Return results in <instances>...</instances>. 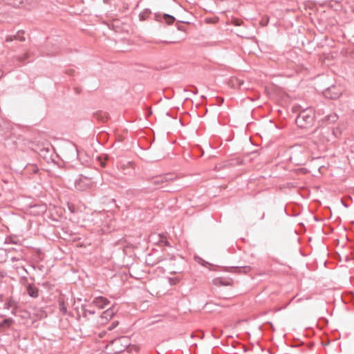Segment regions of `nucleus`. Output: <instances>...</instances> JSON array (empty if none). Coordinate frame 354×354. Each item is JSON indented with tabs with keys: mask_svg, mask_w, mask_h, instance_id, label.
Wrapping results in <instances>:
<instances>
[{
	"mask_svg": "<svg viewBox=\"0 0 354 354\" xmlns=\"http://www.w3.org/2000/svg\"><path fill=\"white\" fill-rule=\"evenodd\" d=\"M231 24L236 26H241L243 24V21L241 19L238 18H232L231 20Z\"/></svg>",
	"mask_w": 354,
	"mask_h": 354,
	"instance_id": "4468645a",
	"label": "nucleus"
},
{
	"mask_svg": "<svg viewBox=\"0 0 354 354\" xmlns=\"http://www.w3.org/2000/svg\"><path fill=\"white\" fill-rule=\"evenodd\" d=\"M176 177L174 174H167L165 175L158 176L152 178L151 183L154 185H162L164 183H167L169 181L174 180Z\"/></svg>",
	"mask_w": 354,
	"mask_h": 354,
	"instance_id": "20e7f679",
	"label": "nucleus"
},
{
	"mask_svg": "<svg viewBox=\"0 0 354 354\" xmlns=\"http://www.w3.org/2000/svg\"><path fill=\"white\" fill-rule=\"evenodd\" d=\"M308 147L313 156H316L317 158L319 157V149H317V144L315 142H312L308 145Z\"/></svg>",
	"mask_w": 354,
	"mask_h": 354,
	"instance_id": "9b49d317",
	"label": "nucleus"
},
{
	"mask_svg": "<svg viewBox=\"0 0 354 354\" xmlns=\"http://www.w3.org/2000/svg\"><path fill=\"white\" fill-rule=\"evenodd\" d=\"M231 269H233L234 272L244 274H247L252 270V268L248 266L232 267Z\"/></svg>",
	"mask_w": 354,
	"mask_h": 354,
	"instance_id": "6e6552de",
	"label": "nucleus"
},
{
	"mask_svg": "<svg viewBox=\"0 0 354 354\" xmlns=\"http://www.w3.org/2000/svg\"><path fill=\"white\" fill-rule=\"evenodd\" d=\"M93 304L100 308H103L105 306H106L109 304V301L102 297H97L94 301Z\"/></svg>",
	"mask_w": 354,
	"mask_h": 354,
	"instance_id": "423d86ee",
	"label": "nucleus"
},
{
	"mask_svg": "<svg viewBox=\"0 0 354 354\" xmlns=\"http://www.w3.org/2000/svg\"><path fill=\"white\" fill-rule=\"evenodd\" d=\"M161 261L160 258L154 259L153 254H149L147 257L145 262L148 266H153Z\"/></svg>",
	"mask_w": 354,
	"mask_h": 354,
	"instance_id": "0eeeda50",
	"label": "nucleus"
},
{
	"mask_svg": "<svg viewBox=\"0 0 354 354\" xmlns=\"http://www.w3.org/2000/svg\"><path fill=\"white\" fill-rule=\"evenodd\" d=\"M98 160L99 161H100V165L102 167H104L105 166V164H106V162L108 160V158H106L105 160L104 161L101 160V158H98Z\"/></svg>",
	"mask_w": 354,
	"mask_h": 354,
	"instance_id": "4be33fe9",
	"label": "nucleus"
},
{
	"mask_svg": "<svg viewBox=\"0 0 354 354\" xmlns=\"http://www.w3.org/2000/svg\"><path fill=\"white\" fill-rule=\"evenodd\" d=\"M324 95L329 99H337L342 95V90L337 86H332L324 91Z\"/></svg>",
	"mask_w": 354,
	"mask_h": 354,
	"instance_id": "7ed1b4c3",
	"label": "nucleus"
},
{
	"mask_svg": "<svg viewBox=\"0 0 354 354\" xmlns=\"http://www.w3.org/2000/svg\"><path fill=\"white\" fill-rule=\"evenodd\" d=\"M117 167L121 169L124 174H129L133 169L132 162L126 159L119 160L117 162Z\"/></svg>",
	"mask_w": 354,
	"mask_h": 354,
	"instance_id": "39448f33",
	"label": "nucleus"
},
{
	"mask_svg": "<svg viewBox=\"0 0 354 354\" xmlns=\"http://www.w3.org/2000/svg\"><path fill=\"white\" fill-rule=\"evenodd\" d=\"M338 118H339V117L336 113H332L326 115L324 118V119H323V120L324 122H327L328 124H333L337 121Z\"/></svg>",
	"mask_w": 354,
	"mask_h": 354,
	"instance_id": "9d476101",
	"label": "nucleus"
},
{
	"mask_svg": "<svg viewBox=\"0 0 354 354\" xmlns=\"http://www.w3.org/2000/svg\"><path fill=\"white\" fill-rule=\"evenodd\" d=\"M328 129H326V133H328ZM324 133H326V132H324Z\"/></svg>",
	"mask_w": 354,
	"mask_h": 354,
	"instance_id": "473e14b6",
	"label": "nucleus"
},
{
	"mask_svg": "<svg viewBox=\"0 0 354 354\" xmlns=\"http://www.w3.org/2000/svg\"><path fill=\"white\" fill-rule=\"evenodd\" d=\"M176 272H171V274H176Z\"/></svg>",
	"mask_w": 354,
	"mask_h": 354,
	"instance_id": "2f4dec72",
	"label": "nucleus"
},
{
	"mask_svg": "<svg viewBox=\"0 0 354 354\" xmlns=\"http://www.w3.org/2000/svg\"><path fill=\"white\" fill-rule=\"evenodd\" d=\"M109 316L111 317V315H110L109 312L108 310H106L103 313L101 318H102V319L104 318H106V319H108Z\"/></svg>",
	"mask_w": 354,
	"mask_h": 354,
	"instance_id": "aec40b11",
	"label": "nucleus"
},
{
	"mask_svg": "<svg viewBox=\"0 0 354 354\" xmlns=\"http://www.w3.org/2000/svg\"><path fill=\"white\" fill-rule=\"evenodd\" d=\"M163 19L165 21V23L168 25H171L175 21L174 17L168 14H165L163 15Z\"/></svg>",
	"mask_w": 354,
	"mask_h": 354,
	"instance_id": "ddd939ff",
	"label": "nucleus"
},
{
	"mask_svg": "<svg viewBox=\"0 0 354 354\" xmlns=\"http://www.w3.org/2000/svg\"><path fill=\"white\" fill-rule=\"evenodd\" d=\"M15 39H18L19 41H24L25 38L23 36H19V35L15 36Z\"/></svg>",
	"mask_w": 354,
	"mask_h": 354,
	"instance_id": "b1692460",
	"label": "nucleus"
},
{
	"mask_svg": "<svg viewBox=\"0 0 354 354\" xmlns=\"http://www.w3.org/2000/svg\"><path fill=\"white\" fill-rule=\"evenodd\" d=\"M129 347H131V348H132V352L133 351L138 352L139 351V347L136 345H131L130 344Z\"/></svg>",
	"mask_w": 354,
	"mask_h": 354,
	"instance_id": "412c9836",
	"label": "nucleus"
},
{
	"mask_svg": "<svg viewBox=\"0 0 354 354\" xmlns=\"http://www.w3.org/2000/svg\"><path fill=\"white\" fill-rule=\"evenodd\" d=\"M27 292L28 294L32 297H38V290L33 286L28 285L27 286Z\"/></svg>",
	"mask_w": 354,
	"mask_h": 354,
	"instance_id": "f8f14e48",
	"label": "nucleus"
},
{
	"mask_svg": "<svg viewBox=\"0 0 354 354\" xmlns=\"http://www.w3.org/2000/svg\"><path fill=\"white\" fill-rule=\"evenodd\" d=\"M195 88V91L194 92V93H197V89L196 88Z\"/></svg>",
	"mask_w": 354,
	"mask_h": 354,
	"instance_id": "7c9ffc66",
	"label": "nucleus"
},
{
	"mask_svg": "<svg viewBox=\"0 0 354 354\" xmlns=\"http://www.w3.org/2000/svg\"><path fill=\"white\" fill-rule=\"evenodd\" d=\"M181 279L178 277H171L169 279V283L171 285H176L180 281Z\"/></svg>",
	"mask_w": 354,
	"mask_h": 354,
	"instance_id": "f3484780",
	"label": "nucleus"
},
{
	"mask_svg": "<svg viewBox=\"0 0 354 354\" xmlns=\"http://www.w3.org/2000/svg\"><path fill=\"white\" fill-rule=\"evenodd\" d=\"M232 280H225L222 278H216L214 279V284L216 286H231Z\"/></svg>",
	"mask_w": 354,
	"mask_h": 354,
	"instance_id": "1a4fd4ad",
	"label": "nucleus"
},
{
	"mask_svg": "<svg viewBox=\"0 0 354 354\" xmlns=\"http://www.w3.org/2000/svg\"><path fill=\"white\" fill-rule=\"evenodd\" d=\"M4 324L9 326L10 324V320H5L4 321Z\"/></svg>",
	"mask_w": 354,
	"mask_h": 354,
	"instance_id": "a878e982",
	"label": "nucleus"
},
{
	"mask_svg": "<svg viewBox=\"0 0 354 354\" xmlns=\"http://www.w3.org/2000/svg\"><path fill=\"white\" fill-rule=\"evenodd\" d=\"M14 39H15V36H14V37H12V36H7V37H6V41L7 42L12 41H13Z\"/></svg>",
	"mask_w": 354,
	"mask_h": 354,
	"instance_id": "393cba45",
	"label": "nucleus"
},
{
	"mask_svg": "<svg viewBox=\"0 0 354 354\" xmlns=\"http://www.w3.org/2000/svg\"><path fill=\"white\" fill-rule=\"evenodd\" d=\"M333 134L335 136V137H337V135L334 130H333Z\"/></svg>",
	"mask_w": 354,
	"mask_h": 354,
	"instance_id": "c85d7f7f",
	"label": "nucleus"
},
{
	"mask_svg": "<svg viewBox=\"0 0 354 354\" xmlns=\"http://www.w3.org/2000/svg\"><path fill=\"white\" fill-rule=\"evenodd\" d=\"M140 18L141 20H145L146 19V10H145L140 15Z\"/></svg>",
	"mask_w": 354,
	"mask_h": 354,
	"instance_id": "5701e85b",
	"label": "nucleus"
},
{
	"mask_svg": "<svg viewBox=\"0 0 354 354\" xmlns=\"http://www.w3.org/2000/svg\"><path fill=\"white\" fill-rule=\"evenodd\" d=\"M315 111L312 107L301 110L298 114L295 122L301 129H306L311 127L315 121Z\"/></svg>",
	"mask_w": 354,
	"mask_h": 354,
	"instance_id": "f257e3e1",
	"label": "nucleus"
},
{
	"mask_svg": "<svg viewBox=\"0 0 354 354\" xmlns=\"http://www.w3.org/2000/svg\"><path fill=\"white\" fill-rule=\"evenodd\" d=\"M113 305L112 304V330L117 327L120 324V322L118 320H113Z\"/></svg>",
	"mask_w": 354,
	"mask_h": 354,
	"instance_id": "a211bd4d",
	"label": "nucleus"
},
{
	"mask_svg": "<svg viewBox=\"0 0 354 354\" xmlns=\"http://www.w3.org/2000/svg\"><path fill=\"white\" fill-rule=\"evenodd\" d=\"M130 346V338L127 335H121L120 337H115L112 339V351L114 354H118L126 349L129 352H132V348Z\"/></svg>",
	"mask_w": 354,
	"mask_h": 354,
	"instance_id": "f03ea898",
	"label": "nucleus"
},
{
	"mask_svg": "<svg viewBox=\"0 0 354 354\" xmlns=\"http://www.w3.org/2000/svg\"><path fill=\"white\" fill-rule=\"evenodd\" d=\"M264 216H265V213H263L262 216H261V219H263L264 218Z\"/></svg>",
	"mask_w": 354,
	"mask_h": 354,
	"instance_id": "c756f323",
	"label": "nucleus"
},
{
	"mask_svg": "<svg viewBox=\"0 0 354 354\" xmlns=\"http://www.w3.org/2000/svg\"><path fill=\"white\" fill-rule=\"evenodd\" d=\"M212 333L215 338H219L221 334V331L217 329H214Z\"/></svg>",
	"mask_w": 354,
	"mask_h": 354,
	"instance_id": "6ab92c4d",
	"label": "nucleus"
},
{
	"mask_svg": "<svg viewBox=\"0 0 354 354\" xmlns=\"http://www.w3.org/2000/svg\"><path fill=\"white\" fill-rule=\"evenodd\" d=\"M159 242L162 245H165V246H169V241L167 240L166 236H164V235H160Z\"/></svg>",
	"mask_w": 354,
	"mask_h": 354,
	"instance_id": "2eb2a0df",
	"label": "nucleus"
},
{
	"mask_svg": "<svg viewBox=\"0 0 354 354\" xmlns=\"http://www.w3.org/2000/svg\"><path fill=\"white\" fill-rule=\"evenodd\" d=\"M164 43H166V44H175L176 41H163Z\"/></svg>",
	"mask_w": 354,
	"mask_h": 354,
	"instance_id": "cd10ccee",
	"label": "nucleus"
},
{
	"mask_svg": "<svg viewBox=\"0 0 354 354\" xmlns=\"http://www.w3.org/2000/svg\"><path fill=\"white\" fill-rule=\"evenodd\" d=\"M114 21H115V19H112V25H111V27H112V29L113 28V27L115 26V24H114Z\"/></svg>",
	"mask_w": 354,
	"mask_h": 354,
	"instance_id": "bb28decb",
	"label": "nucleus"
},
{
	"mask_svg": "<svg viewBox=\"0 0 354 354\" xmlns=\"http://www.w3.org/2000/svg\"><path fill=\"white\" fill-rule=\"evenodd\" d=\"M97 117L99 120H101L102 121H106V120H108V118H109L108 114H105L102 112L98 113L97 114Z\"/></svg>",
	"mask_w": 354,
	"mask_h": 354,
	"instance_id": "dca6fc26",
	"label": "nucleus"
}]
</instances>
